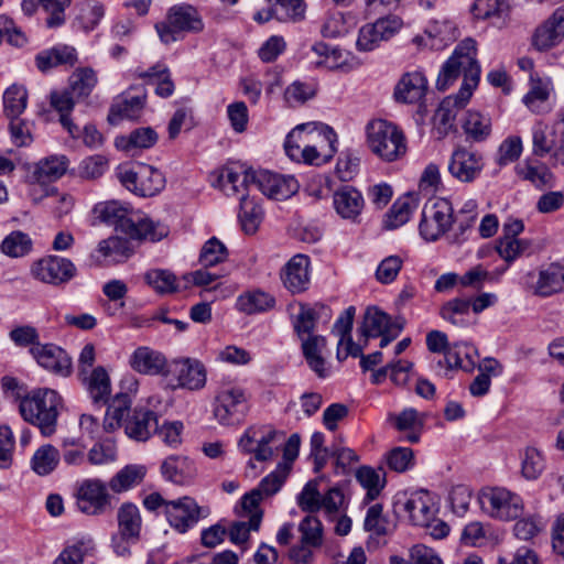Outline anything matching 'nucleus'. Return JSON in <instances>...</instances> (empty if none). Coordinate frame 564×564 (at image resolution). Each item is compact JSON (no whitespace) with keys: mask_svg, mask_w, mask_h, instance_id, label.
Listing matches in <instances>:
<instances>
[{"mask_svg":"<svg viewBox=\"0 0 564 564\" xmlns=\"http://www.w3.org/2000/svg\"><path fill=\"white\" fill-rule=\"evenodd\" d=\"M476 53V42L473 39H465L456 46L437 77V89L446 90L459 75L464 76L459 91L446 97L437 109L436 119L445 131L453 127L457 111L466 106L479 83L480 66Z\"/></svg>","mask_w":564,"mask_h":564,"instance_id":"1","label":"nucleus"},{"mask_svg":"<svg viewBox=\"0 0 564 564\" xmlns=\"http://www.w3.org/2000/svg\"><path fill=\"white\" fill-rule=\"evenodd\" d=\"M336 133L325 124L314 122L296 126L286 137V155L295 162L321 165L336 152Z\"/></svg>","mask_w":564,"mask_h":564,"instance_id":"2","label":"nucleus"},{"mask_svg":"<svg viewBox=\"0 0 564 564\" xmlns=\"http://www.w3.org/2000/svg\"><path fill=\"white\" fill-rule=\"evenodd\" d=\"M95 212L102 221L118 227L131 239L155 242L169 235L167 226L132 213L128 204L118 200L100 203Z\"/></svg>","mask_w":564,"mask_h":564,"instance_id":"3","label":"nucleus"},{"mask_svg":"<svg viewBox=\"0 0 564 564\" xmlns=\"http://www.w3.org/2000/svg\"><path fill=\"white\" fill-rule=\"evenodd\" d=\"M61 398L51 389H39L23 398L20 402L22 417L37 426L45 436L52 435L56 430Z\"/></svg>","mask_w":564,"mask_h":564,"instance_id":"4","label":"nucleus"},{"mask_svg":"<svg viewBox=\"0 0 564 564\" xmlns=\"http://www.w3.org/2000/svg\"><path fill=\"white\" fill-rule=\"evenodd\" d=\"M366 133L369 149L382 161H398L406 154V138L394 123L383 119L371 120Z\"/></svg>","mask_w":564,"mask_h":564,"instance_id":"5","label":"nucleus"},{"mask_svg":"<svg viewBox=\"0 0 564 564\" xmlns=\"http://www.w3.org/2000/svg\"><path fill=\"white\" fill-rule=\"evenodd\" d=\"M203 29L202 17L191 4L173 6L166 19L155 24L159 37L165 44L182 40L185 33L200 32Z\"/></svg>","mask_w":564,"mask_h":564,"instance_id":"6","label":"nucleus"},{"mask_svg":"<svg viewBox=\"0 0 564 564\" xmlns=\"http://www.w3.org/2000/svg\"><path fill=\"white\" fill-rule=\"evenodd\" d=\"M453 206L445 198H434L425 203L419 225L420 235L426 241L442 237L454 223Z\"/></svg>","mask_w":564,"mask_h":564,"instance_id":"7","label":"nucleus"},{"mask_svg":"<svg viewBox=\"0 0 564 564\" xmlns=\"http://www.w3.org/2000/svg\"><path fill=\"white\" fill-rule=\"evenodd\" d=\"M479 503L481 510L489 517L505 521L519 518L523 511L522 499L518 495L499 487L482 490L479 496Z\"/></svg>","mask_w":564,"mask_h":564,"instance_id":"8","label":"nucleus"},{"mask_svg":"<svg viewBox=\"0 0 564 564\" xmlns=\"http://www.w3.org/2000/svg\"><path fill=\"white\" fill-rule=\"evenodd\" d=\"M242 183H251L271 199L284 200L299 191V183L293 176H285L270 171H248Z\"/></svg>","mask_w":564,"mask_h":564,"instance_id":"9","label":"nucleus"},{"mask_svg":"<svg viewBox=\"0 0 564 564\" xmlns=\"http://www.w3.org/2000/svg\"><path fill=\"white\" fill-rule=\"evenodd\" d=\"M248 411V394L240 387L223 388L215 398L214 416L223 425L242 421Z\"/></svg>","mask_w":564,"mask_h":564,"instance_id":"10","label":"nucleus"},{"mask_svg":"<svg viewBox=\"0 0 564 564\" xmlns=\"http://www.w3.org/2000/svg\"><path fill=\"white\" fill-rule=\"evenodd\" d=\"M121 184L129 191L143 197H151L160 193L165 186V177L161 171L140 164L135 169L119 173Z\"/></svg>","mask_w":564,"mask_h":564,"instance_id":"11","label":"nucleus"},{"mask_svg":"<svg viewBox=\"0 0 564 564\" xmlns=\"http://www.w3.org/2000/svg\"><path fill=\"white\" fill-rule=\"evenodd\" d=\"M77 273L75 264L67 258L46 256L31 264L30 274L33 279L58 286L69 282Z\"/></svg>","mask_w":564,"mask_h":564,"instance_id":"12","label":"nucleus"},{"mask_svg":"<svg viewBox=\"0 0 564 564\" xmlns=\"http://www.w3.org/2000/svg\"><path fill=\"white\" fill-rule=\"evenodd\" d=\"M206 516L207 510L188 496L171 500L165 507V518L169 524L182 534L194 528Z\"/></svg>","mask_w":564,"mask_h":564,"instance_id":"13","label":"nucleus"},{"mask_svg":"<svg viewBox=\"0 0 564 564\" xmlns=\"http://www.w3.org/2000/svg\"><path fill=\"white\" fill-rule=\"evenodd\" d=\"M401 26L402 21L395 15H389L378 19L373 23L365 24L358 32L357 48L362 52L372 51L379 47L382 42L394 36Z\"/></svg>","mask_w":564,"mask_h":564,"instance_id":"14","label":"nucleus"},{"mask_svg":"<svg viewBox=\"0 0 564 564\" xmlns=\"http://www.w3.org/2000/svg\"><path fill=\"white\" fill-rule=\"evenodd\" d=\"M482 169V155L464 147H457L453 151L447 165L449 174L463 183L474 182L480 175Z\"/></svg>","mask_w":564,"mask_h":564,"instance_id":"15","label":"nucleus"},{"mask_svg":"<svg viewBox=\"0 0 564 564\" xmlns=\"http://www.w3.org/2000/svg\"><path fill=\"white\" fill-rule=\"evenodd\" d=\"M167 372L174 376V380H169V386L173 389L184 388L194 391L203 389L206 384V369L196 359L175 361Z\"/></svg>","mask_w":564,"mask_h":564,"instance_id":"16","label":"nucleus"},{"mask_svg":"<svg viewBox=\"0 0 564 564\" xmlns=\"http://www.w3.org/2000/svg\"><path fill=\"white\" fill-rule=\"evenodd\" d=\"M109 494L106 485L99 479H85L77 490V505L86 514H100L109 505Z\"/></svg>","mask_w":564,"mask_h":564,"instance_id":"17","label":"nucleus"},{"mask_svg":"<svg viewBox=\"0 0 564 564\" xmlns=\"http://www.w3.org/2000/svg\"><path fill=\"white\" fill-rule=\"evenodd\" d=\"M531 281H527L529 289L539 296H550L564 291V262H553L542 267L538 273V279L533 281V274L528 275Z\"/></svg>","mask_w":564,"mask_h":564,"instance_id":"18","label":"nucleus"},{"mask_svg":"<svg viewBox=\"0 0 564 564\" xmlns=\"http://www.w3.org/2000/svg\"><path fill=\"white\" fill-rule=\"evenodd\" d=\"M310 258L297 253L293 256L281 271V280L285 289L291 293H302L308 289L310 278Z\"/></svg>","mask_w":564,"mask_h":564,"instance_id":"19","label":"nucleus"},{"mask_svg":"<svg viewBox=\"0 0 564 564\" xmlns=\"http://www.w3.org/2000/svg\"><path fill=\"white\" fill-rule=\"evenodd\" d=\"M30 352L41 367L61 376L70 373L72 360L61 347L53 344H36L31 347Z\"/></svg>","mask_w":564,"mask_h":564,"instance_id":"20","label":"nucleus"},{"mask_svg":"<svg viewBox=\"0 0 564 564\" xmlns=\"http://www.w3.org/2000/svg\"><path fill=\"white\" fill-rule=\"evenodd\" d=\"M564 39V6L554 12L535 30L533 45L539 51H547Z\"/></svg>","mask_w":564,"mask_h":564,"instance_id":"21","label":"nucleus"},{"mask_svg":"<svg viewBox=\"0 0 564 564\" xmlns=\"http://www.w3.org/2000/svg\"><path fill=\"white\" fill-rule=\"evenodd\" d=\"M304 359L310 369L318 377L326 378L330 368L326 361L327 340L324 336H308L301 340Z\"/></svg>","mask_w":564,"mask_h":564,"instance_id":"22","label":"nucleus"},{"mask_svg":"<svg viewBox=\"0 0 564 564\" xmlns=\"http://www.w3.org/2000/svg\"><path fill=\"white\" fill-rule=\"evenodd\" d=\"M456 39V29L449 21L431 22L423 34L413 37V43L417 47H429L431 50H442Z\"/></svg>","mask_w":564,"mask_h":564,"instance_id":"23","label":"nucleus"},{"mask_svg":"<svg viewBox=\"0 0 564 564\" xmlns=\"http://www.w3.org/2000/svg\"><path fill=\"white\" fill-rule=\"evenodd\" d=\"M404 510L414 525H427L436 516V506L427 490H417L410 495L404 503Z\"/></svg>","mask_w":564,"mask_h":564,"instance_id":"24","label":"nucleus"},{"mask_svg":"<svg viewBox=\"0 0 564 564\" xmlns=\"http://www.w3.org/2000/svg\"><path fill=\"white\" fill-rule=\"evenodd\" d=\"M336 213L347 220L358 221L365 207V199L359 191L351 186H344L333 195Z\"/></svg>","mask_w":564,"mask_h":564,"instance_id":"25","label":"nucleus"},{"mask_svg":"<svg viewBox=\"0 0 564 564\" xmlns=\"http://www.w3.org/2000/svg\"><path fill=\"white\" fill-rule=\"evenodd\" d=\"M158 424V415L149 409H134L124 422L126 434L138 442L148 441L154 433Z\"/></svg>","mask_w":564,"mask_h":564,"instance_id":"26","label":"nucleus"},{"mask_svg":"<svg viewBox=\"0 0 564 564\" xmlns=\"http://www.w3.org/2000/svg\"><path fill=\"white\" fill-rule=\"evenodd\" d=\"M147 95L141 93L140 95H131L130 91H124L119 96L111 105L108 120L112 124H117L123 119L135 120L138 119L145 106Z\"/></svg>","mask_w":564,"mask_h":564,"instance_id":"27","label":"nucleus"},{"mask_svg":"<svg viewBox=\"0 0 564 564\" xmlns=\"http://www.w3.org/2000/svg\"><path fill=\"white\" fill-rule=\"evenodd\" d=\"M162 476L180 486L188 485L196 477V467L186 456L171 455L166 457L161 465Z\"/></svg>","mask_w":564,"mask_h":564,"instance_id":"28","label":"nucleus"},{"mask_svg":"<svg viewBox=\"0 0 564 564\" xmlns=\"http://www.w3.org/2000/svg\"><path fill=\"white\" fill-rule=\"evenodd\" d=\"M130 366L139 373L158 376L165 375L167 361L160 351L147 346H141L131 355Z\"/></svg>","mask_w":564,"mask_h":564,"instance_id":"29","label":"nucleus"},{"mask_svg":"<svg viewBox=\"0 0 564 564\" xmlns=\"http://www.w3.org/2000/svg\"><path fill=\"white\" fill-rule=\"evenodd\" d=\"M313 53L318 59L315 61L317 67H325L329 70L350 72L354 67L350 54L335 46L319 42L312 46Z\"/></svg>","mask_w":564,"mask_h":564,"instance_id":"30","label":"nucleus"},{"mask_svg":"<svg viewBox=\"0 0 564 564\" xmlns=\"http://www.w3.org/2000/svg\"><path fill=\"white\" fill-rule=\"evenodd\" d=\"M68 163L65 155H51L41 159L34 164L30 178L39 185L56 182L66 173Z\"/></svg>","mask_w":564,"mask_h":564,"instance_id":"31","label":"nucleus"},{"mask_svg":"<svg viewBox=\"0 0 564 564\" xmlns=\"http://www.w3.org/2000/svg\"><path fill=\"white\" fill-rule=\"evenodd\" d=\"M427 90V79L419 72L405 73L394 89V97L404 104H414L423 99Z\"/></svg>","mask_w":564,"mask_h":564,"instance_id":"32","label":"nucleus"},{"mask_svg":"<svg viewBox=\"0 0 564 564\" xmlns=\"http://www.w3.org/2000/svg\"><path fill=\"white\" fill-rule=\"evenodd\" d=\"M389 422L404 435L405 441L417 443L424 425V415L413 408H408L399 414H390Z\"/></svg>","mask_w":564,"mask_h":564,"instance_id":"33","label":"nucleus"},{"mask_svg":"<svg viewBox=\"0 0 564 564\" xmlns=\"http://www.w3.org/2000/svg\"><path fill=\"white\" fill-rule=\"evenodd\" d=\"M77 62V52L69 45H57L40 52L35 56V64L41 72H47L59 65L74 66Z\"/></svg>","mask_w":564,"mask_h":564,"instance_id":"34","label":"nucleus"},{"mask_svg":"<svg viewBox=\"0 0 564 564\" xmlns=\"http://www.w3.org/2000/svg\"><path fill=\"white\" fill-rule=\"evenodd\" d=\"M159 140L158 132L151 127H141L132 130L127 135L116 139V147L128 153L135 150H144L152 148Z\"/></svg>","mask_w":564,"mask_h":564,"instance_id":"35","label":"nucleus"},{"mask_svg":"<svg viewBox=\"0 0 564 564\" xmlns=\"http://www.w3.org/2000/svg\"><path fill=\"white\" fill-rule=\"evenodd\" d=\"M89 397L95 403H107L110 395V378L102 367L94 368L79 376Z\"/></svg>","mask_w":564,"mask_h":564,"instance_id":"36","label":"nucleus"},{"mask_svg":"<svg viewBox=\"0 0 564 564\" xmlns=\"http://www.w3.org/2000/svg\"><path fill=\"white\" fill-rule=\"evenodd\" d=\"M95 550L94 540L84 535L67 542L52 564H83Z\"/></svg>","mask_w":564,"mask_h":564,"instance_id":"37","label":"nucleus"},{"mask_svg":"<svg viewBox=\"0 0 564 564\" xmlns=\"http://www.w3.org/2000/svg\"><path fill=\"white\" fill-rule=\"evenodd\" d=\"M274 305V296L261 290L243 292L237 297L236 303L237 310L248 315L267 312Z\"/></svg>","mask_w":564,"mask_h":564,"instance_id":"38","label":"nucleus"},{"mask_svg":"<svg viewBox=\"0 0 564 564\" xmlns=\"http://www.w3.org/2000/svg\"><path fill=\"white\" fill-rule=\"evenodd\" d=\"M74 96L69 90L53 91L51 94V106L59 113V122L69 135L74 139L79 137L80 128L69 117L74 108Z\"/></svg>","mask_w":564,"mask_h":564,"instance_id":"39","label":"nucleus"},{"mask_svg":"<svg viewBox=\"0 0 564 564\" xmlns=\"http://www.w3.org/2000/svg\"><path fill=\"white\" fill-rule=\"evenodd\" d=\"M392 325L399 324L392 322L390 316L384 312L376 307L367 308L364 315L362 325L360 327V333L364 337V344L367 345L370 337H379L384 332L387 333V329L392 328Z\"/></svg>","mask_w":564,"mask_h":564,"instance_id":"40","label":"nucleus"},{"mask_svg":"<svg viewBox=\"0 0 564 564\" xmlns=\"http://www.w3.org/2000/svg\"><path fill=\"white\" fill-rule=\"evenodd\" d=\"M131 401L128 394H118L109 403L104 420V430L113 432L121 425L124 426L126 420L132 414L130 409Z\"/></svg>","mask_w":564,"mask_h":564,"instance_id":"41","label":"nucleus"},{"mask_svg":"<svg viewBox=\"0 0 564 564\" xmlns=\"http://www.w3.org/2000/svg\"><path fill=\"white\" fill-rule=\"evenodd\" d=\"M416 206V199L412 195L398 198L386 214L384 227L395 229L403 226L409 221Z\"/></svg>","mask_w":564,"mask_h":564,"instance_id":"42","label":"nucleus"},{"mask_svg":"<svg viewBox=\"0 0 564 564\" xmlns=\"http://www.w3.org/2000/svg\"><path fill=\"white\" fill-rule=\"evenodd\" d=\"M145 474L143 465H127L110 479L109 487L117 494L127 491L141 484Z\"/></svg>","mask_w":564,"mask_h":564,"instance_id":"43","label":"nucleus"},{"mask_svg":"<svg viewBox=\"0 0 564 564\" xmlns=\"http://www.w3.org/2000/svg\"><path fill=\"white\" fill-rule=\"evenodd\" d=\"M531 87L523 97V102L533 112L546 111V101L552 90V84L549 78L541 79L531 76Z\"/></svg>","mask_w":564,"mask_h":564,"instance_id":"44","label":"nucleus"},{"mask_svg":"<svg viewBox=\"0 0 564 564\" xmlns=\"http://www.w3.org/2000/svg\"><path fill=\"white\" fill-rule=\"evenodd\" d=\"M471 302L469 299L455 297L440 308V315L454 326L465 327L469 324L468 316Z\"/></svg>","mask_w":564,"mask_h":564,"instance_id":"45","label":"nucleus"},{"mask_svg":"<svg viewBox=\"0 0 564 564\" xmlns=\"http://www.w3.org/2000/svg\"><path fill=\"white\" fill-rule=\"evenodd\" d=\"M326 311H328V308L321 304L315 306L301 305L300 312L294 322V329L301 340L308 336H315L313 332L315 329L316 321L319 315Z\"/></svg>","mask_w":564,"mask_h":564,"instance_id":"46","label":"nucleus"},{"mask_svg":"<svg viewBox=\"0 0 564 564\" xmlns=\"http://www.w3.org/2000/svg\"><path fill=\"white\" fill-rule=\"evenodd\" d=\"M463 130L475 142L485 141L491 133V119L478 111H468L463 122Z\"/></svg>","mask_w":564,"mask_h":564,"instance_id":"47","label":"nucleus"},{"mask_svg":"<svg viewBox=\"0 0 564 564\" xmlns=\"http://www.w3.org/2000/svg\"><path fill=\"white\" fill-rule=\"evenodd\" d=\"M118 531L140 539L142 518L139 508L130 502L120 506L117 512Z\"/></svg>","mask_w":564,"mask_h":564,"instance_id":"48","label":"nucleus"},{"mask_svg":"<svg viewBox=\"0 0 564 564\" xmlns=\"http://www.w3.org/2000/svg\"><path fill=\"white\" fill-rule=\"evenodd\" d=\"M33 242L28 234L14 230L4 237L0 251L10 258H22L31 252Z\"/></svg>","mask_w":564,"mask_h":564,"instance_id":"49","label":"nucleus"},{"mask_svg":"<svg viewBox=\"0 0 564 564\" xmlns=\"http://www.w3.org/2000/svg\"><path fill=\"white\" fill-rule=\"evenodd\" d=\"M97 83V74L93 68H77L69 77V91L77 98H86L91 94Z\"/></svg>","mask_w":564,"mask_h":564,"instance_id":"50","label":"nucleus"},{"mask_svg":"<svg viewBox=\"0 0 564 564\" xmlns=\"http://www.w3.org/2000/svg\"><path fill=\"white\" fill-rule=\"evenodd\" d=\"M139 76L147 78L148 84L154 85L155 94L162 98H167L174 93V83L171 79L169 69L164 65H154L149 70L140 73Z\"/></svg>","mask_w":564,"mask_h":564,"instance_id":"51","label":"nucleus"},{"mask_svg":"<svg viewBox=\"0 0 564 564\" xmlns=\"http://www.w3.org/2000/svg\"><path fill=\"white\" fill-rule=\"evenodd\" d=\"M59 459L58 449L46 444L36 449L31 459V467L37 475L46 476L57 467Z\"/></svg>","mask_w":564,"mask_h":564,"instance_id":"52","label":"nucleus"},{"mask_svg":"<svg viewBox=\"0 0 564 564\" xmlns=\"http://www.w3.org/2000/svg\"><path fill=\"white\" fill-rule=\"evenodd\" d=\"M105 15V7L95 0H85L78 4L76 22L85 32L93 31Z\"/></svg>","mask_w":564,"mask_h":564,"instance_id":"53","label":"nucleus"},{"mask_svg":"<svg viewBox=\"0 0 564 564\" xmlns=\"http://www.w3.org/2000/svg\"><path fill=\"white\" fill-rule=\"evenodd\" d=\"M517 174L522 180L529 181L538 188L552 186L554 183L553 173L543 163H525L520 165L517 167Z\"/></svg>","mask_w":564,"mask_h":564,"instance_id":"54","label":"nucleus"},{"mask_svg":"<svg viewBox=\"0 0 564 564\" xmlns=\"http://www.w3.org/2000/svg\"><path fill=\"white\" fill-rule=\"evenodd\" d=\"M144 280L159 294H171L177 291L176 275L166 269H151L144 274Z\"/></svg>","mask_w":564,"mask_h":564,"instance_id":"55","label":"nucleus"},{"mask_svg":"<svg viewBox=\"0 0 564 564\" xmlns=\"http://www.w3.org/2000/svg\"><path fill=\"white\" fill-rule=\"evenodd\" d=\"M249 170L237 171L232 166H225L220 170L217 186L227 195L234 196L240 193V187H245L249 189L252 187V184L242 183L245 173Z\"/></svg>","mask_w":564,"mask_h":564,"instance_id":"56","label":"nucleus"},{"mask_svg":"<svg viewBox=\"0 0 564 564\" xmlns=\"http://www.w3.org/2000/svg\"><path fill=\"white\" fill-rule=\"evenodd\" d=\"M97 252L100 253L105 259L110 258L111 260L119 262L130 257L132 250L128 240L113 236L101 240L98 243Z\"/></svg>","mask_w":564,"mask_h":564,"instance_id":"57","label":"nucleus"},{"mask_svg":"<svg viewBox=\"0 0 564 564\" xmlns=\"http://www.w3.org/2000/svg\"><path fill=\"white\" fill-rule=\"evenodd\" d=\"M28 91L23 86L12 85L3 94L4 111L10 118H18L26 108Z\"/></svg>","mask_w":564,"mask_h":564,"instance_id":"58","label":"nucleus"},{"mask_svg":"<svg viewBox=\"0 0 564 564\" xmlns=\"http://www.w3.org/2000/svg\"><path fill=\"white\" fill-rule=\"evenodd\" d=\"M239 219L243 231L252 235L257 231L262 220V209L259 205L249 200L245 195L240 198Z\"/></svg>","mask_w":564,"mask_h":564,"instance_id":"59","label":"nucleus"},{"mask_svg":"<svg viewBox=\"0 0 564 564\" xmlns=\"http://www.w3.org/2000/svg\"><path fill=\"white\" fill-rule=\"evenodd\" d=\"M39 3L47 15L45 25L48 29H57L65 24V10L70 6L72 0H39Z\"/></svg>","mask_w":564,"mask_h":564,"instance_id":"60","label":"nucleus"},{"mask_svg":"<svg viewBox=\"0 0 564 564\" xmlns=\"http://www.w3.org/2000/svg\"><path fill=\"white\" fill-rule=\"evenodd\" d=\"M227 258L228 250L226 246L216 237H213L202 247L198 261L203 267L208 268L224 262Z\"/></svg>","mask_w":564,"mask_h":564,"instance_id":"61","label":"nucleus"},{"mask_svg":"<svg viewBox=\"0 0 564 564\" xmlns=\"http://www.w3.org/2000/svg\"><path fill=\"white\" fill-rule=\"evenodd\" d=\"M289 475L288 464H278L276 468L265 476L256 488L264 498L275 495Z\"/></svg>","mask_w":564,"mask_h":564,"instance_id":"62","label":"nucleus"},{"mask_svg":"<svg viewBox=\"0 0 564 564\" xmlns=\"http://www.w3.org/2000/svg\"><path fill=\"white\" fill-rule=\"evenodd\" d=\"M323 478L310 480L297 496V506L302 511L314 513L319 511L321 491L319 481Z\"/></svg>","mask_w":564,"mask_h":564,"instance_id":"63","label":"nucleus"},{"mask_svg":"<svg viewBox=\"0 0 564 564\" xmlns=\"http://www.w3.org/2000/svg\"><path fill=\"white\" fill-rule=\"evenodd\" d=\"M544 470V458L540 451L534 447H527L521 462L522 476L528 480L540 477Z\"/></svg>","mask_w":564,"mask_h":564,"instance_id":"64","label":"nucleus"}]
</instances>
